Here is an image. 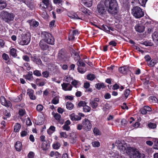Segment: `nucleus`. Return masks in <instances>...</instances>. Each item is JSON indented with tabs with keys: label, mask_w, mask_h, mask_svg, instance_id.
<instances>
[{
	"label": "nucleus",
	"mask_w": 158,
	"mask_h": 158,
	"mask_svg": "<svg viewBox=\"0 0 158 158\" xmlns=\"http://www.w3.org/2000/svg\"><path fill=\"white\" fill-rule=\"evenodd\" d=\"M73 79V78L69 76H65L63 79V81L65 82H70Z\"/></svg>",
	"instance_id": "nucleus-33"
},
{
	"label": "nucleus",
	"mask_w": 158,
	"mask_h": 158,
	"mask_svg": "<svg viewBox=\"0 0 158 158\" xmlns=\"http://www.w3.org/2000/svg\"><path fill=\"white\" fill-rule=\"evenodd\" d=\"M99 101V99L98 98H96L94 100L90 101V104L93 108L95 109L97 108L98 106V104L97 102Z\"/></svg>",
	"instance_id": "nucleus-16"
},
{
	"label": "nucleus",
	"mask_w": 158,
	"mask_h": 158,
	"mask_svg": "<svg viewBox=\"0 0 158 158\" xmlns=\"http://www.w3.org/2000/svg\"><path fill=\"white\" fill-rule=\"evenodd\" d=\"M145 155L141 153L137 150L134 152L133 154L130 156V158H144Z\"/></svg>",
	"instance_id": "nucleus-10"
},
{
	"label": "nucleus",
	"mask_w": 158,
	"mask_h": 158,
	"mask_svg": "<svg viewBox=\"0 0 158 158\" xmlns=\"http://www.w3.org/2000/svg\"><path fill=\"white\" fill-rule=\"evenodd\" d=\"M104 4L106 10L103 3H99L97 6V11L99 15L104 16L107 14L106 10L112 15H115L117 13L118 8L116 0H105Z\"/></svg>",
	"instance_id": "nucleus-1"
},
{
	"label": "nucleus",
	"mask_w": 158,
	"mask_h": 158,
	"mask_svg": "<svg viewBox=\"0 0 158 158\" xmlns=\"http://www.w3.org/2000/svg\"><path fill=\"white\" fill-rule=\"evenodd\" d=\"M71 54L72 55H73L75 60H78L80 59L78 52L77 51L73 49L71 51Z\"/></svg>",
	"instance_id": "nucleus-18"
},
{
	"label": "nucleus",
	"mask_w": 158,
	"mask_h": 158,
	"mask_svg": "<svg viewBox=\"0 0 158 158\" xmlns=\"http://www.w3.org/2000/svg\"><path fill=\"white\" fill-rule=\"evenodd\" d=\"M41 37L47 43L52 45L54 44L55 40L51 34L46 31L42 32L41 33Z\"/></svg>",
	"instance_id": "nucleus-4"
},
{
	"label": "nucleus",
	"mask_w": 158,
	"mask_h": 158,
	"mask_svg": "<svg viewBox=\"0 0 158 158\" xmlns=\"http://www.w3.org/2000/svg\"><path fill=\"white\" fill-rule=\"evenodd\" d=\"M147 112H151L152 111V108L148 106H143Z\"/></svg>",
	"instance_id": "nucleus-58"
},
{
	"label": "nucleus",
	"mask_w": 158,
	"mask_h": 158,
	"mask_svg": "<svg viewBox=\"0 0 158 158\" xmlns=\"http://www.w3.org/2000/svg\"><path fill=\"white\" fill-rule=\"evenodd\" d=\"M33 73L34 75L37 77H40L42 75L41 71L38 70L34 71Z\"/></svg>",
	"instance_id": "nucleus-36"
},
{
	"label": "nucleus",
	"mask_w": 158,
	"mask_h": 158,
	"mask_svg": "<svg viewBox=\"0 0 158 158\" xmlns=\"http://www.w3.org/2000/svg\"><path fill=\"white\" fill-rule=\"evenodd\" d=\"M70 118L72 120L78 121L81 119V117L78 115H75L74 114H73L70 115Z\"/></svg>",
	"instance_id": "nucleus-19"
},
{
	"label": "nucleus",
	"mask_w": 158,
	"mask_h": 158,
	"mask_svg": "<svg viewBox=\"0 0 158 158\" xmlns=\"http://www.w3.org/2000/svg\"><path fill=\"white\" fill-rule=\"evenodd\" d=\"M22 98V94H20L19 96L13 100L14 102H18L21 101Z\"/></svg>",
	"instance_id": "nucleus-44"
},
{
	"label": "nucleus",
	"mask_w": 158,
	"mask_h": 158,
	"mask_svg": "<svg viewBox=\"0 0 158 158\" xmlns=\"http://www.w3.org/2000/svg\"><path fill=\"white\" fill-rule=\"evenodd\" d=\"M95 78V76L94 75L91 74H89L87 76V78L88 80L90 81H92Z\"/></svg>",
	"instance_id": "nucleus-46"
},
{
	"label": "nucleus",
	"mask_w": 158,
	"mask_h": 158,
	"mask_svg": "<svg viewBox=\"0 0 158 158\" xmlns=\"http://www.w3.org/2000/svg\"><path fill=\"white\" fill-rule=\"evenodd\" d=\"M31 60L38 64H40L41 63L42 61L40 58L37 56L36 54H34L31 57Z\"/></svg>",
	"instance_id": "nucleus-14"
},
{
	"label": "nucleus",
	"mask_w": 158,
	"mask_h": 158,
	"mask_svg": "<svg viewBox=\"0 0 158 158\" xmlns=\"http://www.w3.org/2000/svg\"><path fill=\"white\" fill-rule=\"evenodd\" d=\"M69 16L70 17V18H72V19H81V20H83V19L82 18L78 17L77 15L76 14H74L71 16Z\"/></svg>",
	"instance_id": "nucleus-45"
},
{
	"label": "nucleus",
	"mask_w": 158,
	"mask_h": 158,
	"mask_svg": "<svg viewBox=\"0 0 158 158\" xmlns=\"http://www.w3.org/2000/svg\"><path fill=\"white\" fill-rule=\"evenodd\" d=\"M158 62V61L156 59H153L151 60L148 64V65L151 67H152L154 66Z\"/></svg>",
	"instance_id": "nucleus-25"
},
{
	"label": "nucleus",
	"mask_w": 158,
	"mask_h": 158,
	"mask_svg": "<svg viewBox=\"0 0 158 158\" xmlns=\"http://www.w3.org/2000/svg\"><path fill=\"white\" fill-rule=\"evenodd\" d=\"M149 100L150 102L153 104L156 103L158 101L157 98L154 96L149 97Z\"/></svg>",
	"instance_id": "nucleus-26"
},
{
	"label": "nucleus",
	"mask_w": 158,
	"mask_h": 158,
	"mask_svg": "<svg viewBox=\"0 0 158 158\" xmlns=\"http://www.w3.org/2000/svg\"><path fill=\"white\" fill-rule=\"evenodd\" d=\"M60 143L58 142H56L52 144V148L53 149L56 150L59 149L60 146Z\"/></svg>",
	"instance_id": "nucleus-29"
},
{
	"label": "nucleus",
	"mask_w": 158,
	"mask_h": 158,
	"mask_svg": "<svg viewBox=\"0 0 158 158\" xmlns=\"http://www.w3.org/2000/svg\"><path fill=\"white\" fill-rule=\"evenodd\" d=\"M25 111L23 109H20L19 111V115L21 116H23L25 114Z\"/></svg>",
	"instance_id": "nucleus-63"
},
{
	"label": "nucleus",
	"mask_w": 158,
	"mask_h": 158,
	"mask_svg": "<svg viewBox=\"0 0 158 158\" xmlns=\"http://www.w3.org/2000/svg\"><path fill=\"white\" fill-rule=\"evenodd\" d=\"M41 148L43 150L46 151L49 148V145L46 142H43Z\"/></svg>",
	"instance_id": "nucleus-24"
},
{
	"label": "nucleus",
	"mask_w": 158,
	"mask_h": 158,
	"mask_svg": "<svg viewBox=\"0 0 158 158\" xmlns=\"http://www.w3.org/2000/svg\"><path fill=\"white\" fill-rule=\"evenodd\" d=\"M29 131L26 129L25 130L22 131L21 132V136L22 137H24L28 135Z\"/></svg>",
	"instance_id": "nucleus-35"
},
{
	"label": "nucleus",
	"mask_w": 158,
	"mask_h": 158,
	"mask_svg": "<svg viewBox=\"0 0 158 158\" xmlns=\"http://www.w3.org/2000/svg\"><path fill=\"white\" fill-rule=\"evenodd\" d=\"M50 5L49 0H41L40 3V7L42 9L48 8Z\"/></svg>",
	"instance_id": "nucleus-8"
},
{
	"label": "nucleus",
	"mask_w": 158,
	"mask_h": 158,
	"mask_svg": "<svg viewBox=\"0 0 158 158\" xmlns=\"http://www.w3.org/2000/svg\"><path fill=\"white\" fill-rule=\"evenodd\" d=\"M60 137L66 138L68 137V135L65 132H60Z\"/></svg>",
	"instance_id": "nucleus-42"
},
{
	"label": "nucleus",
	"mask_w": 158,
	"mask_h": 158,
	"mask_svg": "<svg viewBox=\"0 0 158 158\" xmlns=\"http://www.w3.org/2000/svg\"><path fill=\"white\" fill-rule=\"evenodd\" d=\"M0 101L2 104L6 107H10L12 104L9 101H6L4 96H1L0 98Z\"/></svg>",
	"instance_id": "nucleus-9"
},
{
	"label": "nucleus",
	"mask_w": 158,
	"mask_h": 158,
	"mask_svg": "<svg viewBox=\"0 0 158 158\" xmlns=\"http://www.w3.org/2000/svg\"><path fill=\"white\" fill-rule=\"evenodd\" d=\"M6 2L2 0H0V10H2L6 7Z\"/></svg>",
	"instance_id": "nucleus-30"
},
{
	"label": "nucleus",
	"mask_w": 158,
	"mask_h": 158,
	"mask_svg": "<svg viewBox=\"0 0 158 158\" xmlns=\"http://www.w3.org/2000/svg\"><path fill=\"white\" fill-rule=\"evenodd\" d=\"M148 126L150 128L154 129L156 127V125L155 123H150L148 124Z\"/></svg>",
	"instance_id": "nucleus-37"
},
{
	"label": "nucleus",
	"mask_w": 158,
	"mask_h": 158,
	"mask_svg": "<svg viewBox=\"0 0 158 158\" xmlns=\"http://www.w3.org/2000/svg\"><path fill=\"white\" fill-rule=\"evenodd\" d=\"M153 148L158 150V139H156L154 141Z\"/></svg>",
	"instance_id": "nucleus-39"
},
{
	"label": "nucleus",
	"mask_w": 158,
	"mask_h": 158,
	"mask_svg": "<svg viewBox=\"0 0 158 158\" xmlns=\"http://www.w3.org/2000/svg\"><path fill=\"white\" fill-rule=\"evenodd\" d=\"M78 72L81 73H83L86 71L85 68H82L81 67H78Z\"/></svg>",
	"instance_id": "nucleus-57"
},
{
	"label": "nucleus",
	"mask_w": 158,
	"mask_h": 158,
	"mask_svg": "<svg viewBox=\"0 0 158 158\" xmlns=\"http://www.w3.org/2000/svg\"><path fill=\"white\" fill-rule=\"evenodd\" d=\"M46 43L45 40L43 39L40 41L39 46L42 50H46L48 48V46Z\"/></svg>",
	"instance_id": "nucleus-13"
},
{
	"label": "nucleus",
	"mask_w": 158,
	"mask_h": 158,
	"mask_svg": "<svg viewBox=\"0 0 158 158\" xmlns=\"http://www.w3.org/2000/svg\"><path fill=\"white\" fill-rule=\"evenodd\" d=\"M54 117L56 120H59L61 117L60 115L57 113H56L54 115Z\"/></svg>",
	"instance_id": "nucleus-64"
},
{
	"label": "nucleus",
	"mask_w": 158,
	"mask_h": 158,
	"mask_svg": "<svg viewBox=\"0 0 158 158\" xmlns=\"http://www.w3.org/2000/svg\"><path fill=\"white\" fill-rule=\"evenodd\" d=\"M102 27L104 30L107 32L110 31V28L108 27L107 26L105 25H103L102 26Z\"/></svg>",
	"instance_id": "nucleus-54"
},
{
	"label": "nucleus",
	"mask_w": 158,
	"mask_h": 158,
	"mask_svg": "<svg viewBox=\"0 0 158 158\" xmlns=\"http://www.w3.org/2000/svg\"><path fill=\"white\" fill-rule=\"evenodd\" d=\"M35 154L32 152H30L28 155V158H34Z\"/></svg>",
	"instance_id": "nucleus-56"
},
{
	"label": "nucleus",
	"mask_w": 158,
	"mask_h": 158,
	"mask_svg": "<svg viewBox=\"0 0 158 158\" xmlns=\"http://www.w3.org/2000/svg\"><path fill=\"white\" fill-rule=\"evenodd\" d=\"M28 22L29 23L31 26L36 27L38 26L39 23L34 20H29Z\"/></svg>",
	"instance_id": "nucleus-23"
},
{
	"label": "nucleus",
	"mask_w": 158,
	"mask_h": 158,
	"mask_svg": "<svg viewBox=\"0 0 158 158\" xmlns=\"http://www.w3.org/2000/svg\"><path fill=\"white\" fill-rule=\"evenodd\" d=\"M109 44L110 45L115 47L116 46L117 43L114 41L113 40L110 41L109 43Z\"/></svg>",
	"instance_id": "nucleus-61"
},
{
	"label": "nucleus",
	"mask_w": 158,
	"mask_h": 158,
	"mask_svg": "<svg viewBox=\"0 0 158 158\" xmlns=\"http://www.w3.org/2000/svg\"><path fill=\"white\" fill-rule=\"evenodd\" d=\"M152 36L153 39L158 41V33L157 32H154Z\"/></svg>",
	"instance_id": "nucleus-51"
},
{
	"label": "nucleus",
	"mask_w": 158,
	"mask_h": 158,
	"mask_svg": "<svg viewBox=\"0 0 158 158\" xmlns=\"http://www.w3.org/2000/svg\"><path fill=\"white\" fill-rule=\"evenodd\" d=\"M115 144L121 152L123 153H126L130 157V156L133 154L134 152L136 151L133 148L131 147H127L126 148L127 145L126 144L122 143L119 140L116 141Z\"/></svg>",
	"instance_id": "nucleus-2"
},
{
	"label": "nucleus",
	"mask_w": 158,
	"mask_h": 158,
	"mask_svg": "<svg viewBox=\"0 0 158 158\" xmlns=\"http://www.w3.org/2000/svg\"><path fill=\"white\" fill-rule=\"evenodd\" d=\"M92 144L93 147H98L100 145V143L97 141H94L92 142Z\"/></svg>",
	"instance_id": "nucleus-47"
},
{
	"label": "nucleus",
	"mask_w": 158,
	"mask_h": 158,
	"mask_svg": "<svg viewBox=\"0 0 158 158\" xmlns=\"http://www.w3.org/2000/svg\"><path fill=\"white\" fill-rule=\"evenodd\" d=\"M82 3L87 7H90L92 6V0H82Z\"/></svg>",
	"instance_id": "nucleus-21"
},
{
	"label": "nucleus",
	"mask_w": 158,
	"mask_h": 158,
	"mask_svg": "<svg viewBox=\"0 0 158 158\" xmlns=\"http://www.w3.org/2000/svg\"><path fill=\"white\" fill-rule=\"evenodd\" d=\"M77 129L81 130L83 129L85 131H90L92 127L90 121L87 118H85L82 121L81 124H78L77 125Z\"/></svg>",
	"instance_id": "nucleus-3"
},
{
	"label": "nucleus",
	"mask_w": 158,
	"mask_h": 158,
	"mask_svg": "<svg viewBox=\"0 0 158 158\" xmlns=\"http://www.w3.org/2000/svg\"><path fill=\"white\" fill-rule=\"evenodd\" d=\"M79 10L80 11L82 12L84 14H87L88 13V10H87L86 8L82 5L79 6Z\"/></svg>",
	"instance_id": "nucleus-28"
},
{
	"label": "nucleus",
	"mask_w": 158,
	"mask_h": 158,
	"mask_svg": "<svg viewBox=\"0 0 158 158\" xmlns=\"http://www.w3.org/2000/svg\"><path fill=\"white\" fill-rule=\"evenodd\" d=\"M42 74L43 76L46 78L48 77L49 76V73L47 71L43 72Z\"/></svg>",
	"instance_id": "nucleus-49"
},
{
	"label": "nucleus",
	"mask_w": 158,
	"mask_h": 158,
	"mask_svg": "<svg viewBox=\"0 0 158 158\" xmlns=\"http://www.w3.org/2000/svg\"><path fill=\"white\" fill-rule=\"evenodd\" d=\"M95 87L98 89H100L101 88H103L105 87L104 84L102 83H98L95 85Z\"/></svg>",
	"instance_id": "nucleus-32"
},
{
	"label": "nucleus",
	"mask_w": 158,
	"mask_h": 158,
	"mask_svg": "<svg viewBox=\"0 0 158 158\" xmlns=\"http://www.w3.org/2000/svg\"><path fill=\"white\" fill-rule=\"evenodd\" d=\"M2 57L3 59L6 60H7L9 59L8 55L5 53L3 54Z\"/></svg>",
	"instance_id": "nucleus-55"
},
{
	"label": "nucleus",
	"mask_w": 158,
	"mask_h": 158,
	"mask_svg": "<svg viewBox=\"0 0 158 158\" xmlns=\"http://www.w3.org/2000/svg\"><path fill=\"white\" fill-rule=\"evenodd\" d=\"M18 41L19 44L21 45H27L30 41V37L27 34H23L18 40Z\"/></svg>",
	"instance_id": "nucleus-6"
},
{
	"label": "nucleus",
	"mask_w": 158,
	"mask_h": 158,
	"mask_svg": "<svg viewBox=\"0 0 158 158\" xmlns=\"http://www.w3.org/2000/svg\"><path fill=\"white\" fill-rule=\"evenodd\" d=\"M91 110V108L86 105L84 106L83 107V110L84 112H88L90 111V110Z\"/></svg>",
	"instance_id": "nucleus-43"
},
{
	"label": "nucleus",
	"mask_w": 158,
	"mask_h": 158,
	"mask_svg": "<svg viewBox=\"0 0 158 158\" xmlns=\"http://www.w3.org/2000/svg\"><path fill=\"white\" fill-rule=\"evenodd\" d=\"M23 77L26 79L30 81H32L33 79L32 73L31 72H28L27 75H24Z\"/></svg>",
	"instance_id": "nucleus-17"
},
{
	"label": "nucleus",
	"mask_w": 158,
	"mask_h": 158,
	"mask_svg": "<svg viewBox=\"0 0 158 158\" xmlns=\"http://www.w3.org/2000/svg\"><path fill=\"white\" fill-rule=\"evenodd\" d=\"M72 33L75 36L78 35L79 34V32L77 30H76L73 31Z\"/></svg>",
	"instance_id": "nucleus-59"
},
{
	"label": "nucleus",
	"mask_w": 158,
	"mask_h": 158,
	"mask_svg": "<svg viewBox=\"0 0 158 158\" xmlns=\"http://www.w3.org/2000/svg\"><path fill=\"white\" fill-rule=\"evenodd\" d=\"M22 143L19 141H17L15 145V148L16 150L20 152L22 149Z\"/></svg>",
	"instance_id": "nucleus-20"
},
{
	"label": "nucleus",
	"mask_w": 158,
	"mask_h": 158,
	"mask_svg": "<svg viewBox=\"0 0 158 158\" xmlns=\"http://www.w3.org/2000/svg\"><path fill=\"white\" fill-rule=\"evenodd\" d=\"M10 54L13 57H16L17 56L16 53V50L14 48H11L10 51Z\"/></svg>",
	"instance_id": "nucleus-31"
},
{
	"label": "nucleus",
	"mask_w": 158,
	"mask_h": 158,
	"mask_svg": "<svg viewBox=\"0 0 158 158\" xmlns=\"http://www.w3.org/2000/svg\"><path fill=\"white\" fill-rule=\"evenodd\" d=\"M43 109V106L39 104L37 105L36 106V110L38 111H42Z\"/></svg>",
	"instance_id": "nucleus-50"
},
{
	"label": "nucleus",
	"mask_w": 158,
	"mask_h": 158,
	"mask_svg": "<svg viewBox=\"0 0 158 158\" xmlns=\"http://www.w3.org/2000/svg\"><path fill=\"white\" fill-rule=\"evenodd\" d=\"M140 111L141 113L143 114H145L147 113L146 109H145L144 107H143V108H142L140 110Z\"/></svg>",
	"instance_id": "nucleus-62"
},
{
	"label": "nucleus",
	"mask_w": 158,
	"mask_h": 158,
	"mask_svg": "<svg viewBox=\"0 0 158 158\" xmlns=\"http://www.w3.org/2000/svg\"><path fill=\"white\" fill-rule=\"evenodd\" d=\"M4 115L5 116H6V117H3V118L4 119H6L7 118L10 117L11 115L10 113L7 112L6 111L4 112Z\"/></svg>",
	"instance_id": "nucleus-48"
},
{
	"label": "nucleus",
	"mask_w": 158,
	"mask_h": 158,
	"mask_svg": "<svg viewBox=\"0 0 158 158\" xmlns=\"http://www.w3.org/2000/svg\"><path fill=\"white\" fill-rule=\"evenodd\" d=\"M127 69L128 67L127 66H122L119 68L118 71L121 73L125 74L127 73Z\"/></svg>",
	"instance_id": "nucleus-22"
},
{
	"label": "nucleus",
	"mask_w": 158,
	"mask_h": 158,
	"mask_svg": "<svg viewBox=\"0 0 158 158\" xmlns=\"http://www.w3.org/2000/svg\"><path fill=\"white\" fill-rule=\"evenodd\" d=\"M136 31L139 32H142L144 30V26L141 24H137L135 27Z\"/></svg>",
	"instance_id": "nucleus-15"
},
{
	"label": "nucleus",
	"mask_w": 158,
	"mask_h": 158,
	"mask_svg": "<svg viewBox=\"0 0 158 158\" xmlns=\"http://www.w3.org/2000/svg\"><path fill=\"white\" fill-rule=\"evenodd\" d=\"M59 98L58 97H56L54 98L52 101V103L54 104H56L59 102Z\"/></svg>",
	"instance_id": "nucleus-40"
},
{
	"label": "nucleus",
	"mask_w": 158,
	"mask_h": 158,
	"mask_svg": "<svg viewBox=\"0 0 158 158\" xmlns=\"http://www.w3.org/2000/svg\"><path fill=\"white\" fill-rule=\"evenodd\" d=\"M130 94V90L129 89H127L125 90L124 94L126 98H127Z\"/></svg>",
	"instance_id": "nucleus-60"
},
{
	"label": "nucleus",
	"mask_w": 158,
	"mask_h": 158,
	"mask_svg": "<svg viewBox=\"0 0 158 158\" xmlns=\"http://www.w3.org/2000/svg\"><path fill=\"white\" fill-rule=\"evenodd\" d=\"M93 132L94 134L95 135H99L101 134L100 131H99L98 129L95 127L94 129Z\"/></svg>",
	"instance_id": "nucleus-41"
},
{
	"label": "nucleus",
	"mask_w": 158,
	"mask_h": 158,
	"mask_svg": "<svg viewBox=\"0 0 158 158\" xmlns=\"http://www.w3.org/2000/svg\"><path fill=\"white\" fill-rule=\"evenodd\" d=\"M87 104V103L86 101L80 102L78 104V105L80 106H83V107Z\"/></svg>",
	"instance_id": "nucleus-52"
},
{
	"label": "nucleus",
	"mask_w": 158,
	"mask_h": 158,
	"mask_svg": "<svg viewBox=\"0 0 158 158\" xmlns=\"http://www.w3.org/2000/svg\"><path fill=\"white\" fill-rule=\"evenodd\" d=\"M20 125L17 123L15 124L14 127V131L15 132H18L21 128Z\"/></svg>",
	"instance_id": "nucleus-27"
},
{
	"label": "nucleus",
	"mask_w": 158,
	"mask_h": 158,
	"mask_svg": "<svg viewBox=\"0 0 158 158\" xmlns=\"http://www.w3.org/2000/svg\"><path fill=\"white\" fill-rule=\"evenodd\" d=\"M131 11L132 14L136 19L140 18L144 15L142 9L138 6L134 7L131 9Z\"/></svg>",
	"instance_id": "nucleus-5"
},
{
	"label": "nucleus",
	"mask_w": 158,
	"mask_h": 158,
	"mask_svg": "<svg viewBox=\"0 0 158 158\" xmlns=\"http://www.w3.org/2000/svg\"><path fill=\"white\" fill-rule=\"evenodd\" d=\"M66 106L67 109L70 110L72 109L73 107V104L72 103L69 102H67Z\"/></svg>",
	"instance_id": "nucleus-34"
},
{
	"label": "nucleus",
	"mask_w": 158,
	"mask_h": 158,
	"mask_svg": "<svg viewBox=\"0 0 158 158\" xmlns=\"http://www.w3.org/2000/svg\"><path fill=\"white\" fill-rule=\"evenodd\" d=\"M58 56L59 59H64V52H63L62 51H60L58 53Z\"/></svg>",
	"instance_id": "nucleus-38"
},
{
	"label": "nucleus",
	"mask_w": 158,
	"mask_h": 158,
	"mask_svg": "<svg viewBox=\"0 0 158 158\" xmlns=\"http://www.w3.org/2000/svg\"><path fill=\"white\" fill-rule=\"evenodd\" d=\"M62 89L64 91H71L72 86L69 83H63L61 84Z\"/></svg>",
	"instance_id": "nucleus-12"
},
{
	"label": "nucleus",
	"mask_w": 158,
	"mask_h": 158,
	"mask_svg": "<svg viewBox=\"0 0 158 158\" xmlns=\"http://www.w3.org/2000/svg\"><path fill=\"white\" fill-rule=\"evenodd\" d=\"M35 82L37 85L40 86H42L47 83V81L46 79L42 78H37L35 80Z\"/></svg>",
	"instance_id": "nucleus-11"
},
{
	"label": "nucleus",
	"mask_w": 158,
	"mask_h": 158,
	"mask_svg": "<svg viewBox=\"0 0 158 158\" xmlns=\"http://www.w3.org/2000/svg\"><path fill=\"white\" fill-rule=\"evenodd\" d=\"M2 18L6 22L9 23L13 20L14 19L13 14L7 12H3L2 13Z\"/></svg>",
	"instance_id": "nucleus-7"
},
{
	"label": "nucleus",
	"mask_w": 158,
	"mask_h": 158,
	"mask_svg": "<svg viewBox=\"0 0 158 158\" xmlns=\"http://www.w3.org/2000/svg\"><path fill=\"white\" fill-rule=\"evenodd\" d=\"M77 64L79 67H84L85 65V64L81 61H78Z\"/></svg>",
	"instance_id": "nucleus-53"
}]
</instances>
